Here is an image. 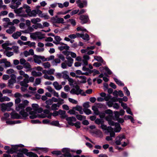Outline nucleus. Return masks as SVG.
<instances>
[{"label":"nucleus","mask_w":157,"mask_h":157,"mask_svg":"<svg viewBox=\"0 0 157 157\" xmlns=\"http://www.w3.org/2000/svg\"><path fill=\"white\" fill-rule=\"evenodd\" d=\"M30 7L27 5H25L22 7L14 10V12L21 17H28V13L30 12Z\"/></svg>","instance_id":"f257e3e1"},{"label":"nucleus","mask_w":157,"mask_h":157,"mask_svg":"<svg viewBox=\"0 0 157 157\" xmlns=\"http://www.w3.org/2000/svg\"><path fill=\"white\" fill-rule=\"evenodd\" d=\"M70 93L72 94H76L77 95L81 94L84 96L86 95L85 92L80 89L79 86L78 85L75 86L71 90Z\"/></svg>","instance_id":"f03ea898"},{"label":"nucleus","mask_w":157,"mask_h":157,"mask_svg":"<svg viewBox=\"0 0 157 157\" xmlns=\"http://www.w3.org/2000/svg\"><path fill=\"white\" fill-rule=\"evenodd\" d=\"M66 120L67 121L68 124L71 126L74 125L77 128H80V123L79 122H77L75 123H73V121L75 122L76 119L75 117H69L66 118Z\"/></svg>","instance_id":"7ed1b4c3"},{"label":"nucleus","mask_w":157,"mask_h":157,"mask_svg":"<svg viewBox=\"0 0 157 157\" xmlns=\"http://www.w3.org/2000/svg\"><path fill=\"white\" fill-rule=\"evenodd\" d=\"M43 113H41L38 115V117L42 118H44L46 117L49 119L51 118L52 113L50 112L48 109H45L43 111Z\"/></svg>","instance_id":"20e7f679"},{"label":"nucleus","mask_w":157,"mask_h":157,"mask_svg":"<svg viewBox=\"0 0 157 157\" xmlns=\"http://www.w3.org/2000/svg\"><path fill=\"white\" fill-rule=\"evenodd\" d=\"M29 102L27 100H25L23 102V103L19 104L16 107V109L19 111L20 110H24L25 107L28 103Z\"/></svg>","instance_id":"39448f33"},{"label":"nucleus","mask_w":157,"mask_h":157,"mask_svg":"<svg viewBox=\"0 0 157 157\" xmlns=\"http://www.w3.org/2000/svg\"><path fill=\"white\" fill-rule=\"evenodd\" d=\"M64 21L63 18L59 17L57 16L52 18V21L54 23L63 24L64 23Z\"/></svg>","instance_id":"423d86ee"},{"label":"nucleus","mask_w":157,"mask_h":157,"mask_svg":"<svg viewBox=\"0 0 157 157\" xmlns=\"http://www.w3.org/2000/svg\"><path fill=\"white\" fill-rule=\"evenodd\" d=\"M31 37L32 38L37 37L38 39H41L44 37V35L40 32H36L35 34L31 35Z\"/></svg>","instance_id":"0eeeda50"},{"label":"nucleus","mask_w":157,"mask_h":157,"mask_svg":"<svg viewBox=\"0 0 157 157\" xmlns=\"http://www.w3.org/2000/svg\"><path fill=\"white\" fill-rule=\"evenodd\" d=\"M79 19L81 20V22L82 24L86 23L89 21L88 16L87 15H81Z\"/></svg>","instance_id":"6e6552de"},{"label":"nucleus","mask_w":157,"mask_h":157,"mask_svg":"<svg viewBox=\"0 0 157 157\" xmlns=\"http://www.w3.org/2000/svg\"><path fill=\"white\" fill-rule=\"evenodd\" d=\"M44 56H38L36 55H34L33 56V60L34 62L37 63L39 64L41 63V61L40 59L44 60Z\"/></svg>","instance_id":"1a4fd4ad"},{"label":"nucleus","mask_w":157,"mask_h":157,"mask_svg":"<svg viewBox=\"0 0 157 157\" xmlns=\"http://www.w3.org/2000/svg\"><path fill=\"white\" fill-rule=\"evenodd\" d=\"M58 58L54 59V61L56 63H59L60 62V60L62 61H64L65 59L64 56L61 54H60L57 55Z\"/></svg>","instance_id":"9d476101"},{"label":"nucleus","mask_w":157,"mask_h":157,"mask_svg":"<svg viewBox=\"0 0 157 157\" xmlns=\"http://www.w3.org/2000/svg\"><path fill=\"white\" fill-rule=\"evenodd\" d=\"M124 135L119 136L116 137V138L115 143L117 145H120L121 144V141L123 139H125Z\"/></svg>","instance_id":"9b49d317"},{"label":"nucleus","mask_w":157,"mask_h":157,"mask_svg":"<svg viewBox=\"0 0 157 157\" xmlns=\"http://www.w3.org/2000/svg\"><path fill=\"white\" fill-rule=\"evenodd\" d=\"M66 59L67 60H65V62L67 63V66L68 67H71L73 63L74 60L70 56H67Z\"/></svg>","instance_id":"f8f14e48"},{"label":"nucleus","mask_w":157,"mask_h":157,"mask_svg":"<svg viewBox=\"0 0 157 157\" xmlns=\"http://www.w3.org/2000/svg\"><path fill=\"white\" fill-rule=\"evenodd\" d=\"M11 78L8 81V86H10L11 85L13 84L16 82V76L13 75H11Z\"/></svg>","instance_id":"ddd939ff"},{"label":"nucleus","mask_w":157,"mask_h":157,"mask_svg":"<svg viewBox=\"0 0 157 157\" xmlns=\"http://www.w3.org/2000/svg\"><path fill=\"white\" fill-rule=\"evenodd\" d=\"M83 59L82 61L83 63V65L85 66H87L88 64V61L90 59V57L87 55H85L83 56Z\"/></svg>","instance_id":"4468645a"},{"label":"nucleus","mask_w":157,"mask_h":157,"mask_svg":"<svg viewBox=\"0 0 157 157\" xmlns=\"http://www.w3.org/2000/svg\"><path fill=\"white\" fill-rule=\"evenodd\" d=\"M28 78H25L23 80V81L20 82L19 83L20 85L22 86L28 87V85L27 83H29Z\"/></svg>","instance_id":"2eb2a0df"},{"label":"nucleus","mask_w":157,"mask_h":157,"mask_svg":"<svg viewBox=\"0 0 157 157\" xmlns=\"http://www.w3.org/2000/svg\"><path fill=\"white\" fill-rule=\"evenodd\" d=\"M16 29V28L14 26H10L9 27L8 29L6 30V32L9 34H11L14 32Z\"/></svg>","instance_id":"dca6fc26"},{"label":"nucleus","mask_w":157,"mask_h":157,"mask_svg":"<svg viewBox=\"0 0 157 157\" xmlns=\"http://www.w3.org/2000/svg\"><path fill=\"white\" fill-rule=\"evenodd\" d=\"M10 115L11 116V117L13 119H18L21 118V116L17 113L16 112H12L10 113Z\"/></svg>","instance_id":"f3484780"},{"label":"nucleus","mask_w":157,"mask_h":157,"mask_svg":"<svg viewBox=\"0 0 157 157\" xmlns=\"http://www.w3.org/2000/svg\"><path fill=\"white\" fill-rule=\"evenodd\" d=\"M62 151L64 153L63 155L65 157H71V154L67 148L63 149L62 150Z\"/></svg>","instance_id":"a211bd4d"},{"label":"nucleus","mask_w":157,"mask_h":157,"mask_svg":"<svg viewBox=\"0 0 157 157\" xmlns=\"http://www.w3.org/2000/svg\"><path fill=\"white\" fill-rule=\"evenodd\" d=\"M22 31H17L14 33L12 35V36L14 39H17L21 35Z\"/></svg>","instance_id":"6ab92c4d"},{"label":"nucleus","mask_w":157,"mask_h":157,"mask_svg":"<svg viewBox=\"0 0 157 157\" xmlns=\"http://www.w3.org/2000/svg\"><path fill=\"white\" fill-rule=\"evenodd\" d=\"M78 35H79V37L82 38V39L84 40H86L87 41L89 40V36L87 33H86L85 35L83 34L79 33Z\"/></svg>","instance_id":"aec40b11"},{"label":"nucleus","mask_w":157,"mask_h":157,"mask_svg":"<svg viewBox=\"0 0 157 157\" xmlns=\"http://www.w3.org/2000/svg\"><path fill=\"white\" fill-rule=\"evenodd\" d=\"M24 67L26 69V71H30L32 70L31 66L30 64L28 62H26L23 65Z\"/></svg>","instance_id":"412c9836"},{"label":"nucleus","mask_w":157,"mask_h":157,"mask_svg":"<svg viewBox=\"0 0 157 157\" xmlns=\"http://www.w3.org/2000/svg\"><path fill=\"white\" fill-rule=\"evenodd\" d=\"M30 12L28 13V16L29 17H35L36 15V10H33L31 11L30 8Z\"/></svg>","instance_id":"4be33fe9"},{"label":"nucleus","mask_w":157,"mask_h":157,"mask_svg":"<svg viewBox=\"0 0 157 157\" xmlns=\"http://www.w3.org/2000/svg\"><path fill=\"white\" fill-rule=\"evenodd\" d=\"M115 128L114 130L116 132H119L121 129L120 125L117 123H116L115 124Z\"/></svg>","instance_id":"5701e85b"},{"label":"nucleus","mask_w":157,"mask_h":157,"mask_svg":"<svg viewBox=\"0 0 157 157\" xmlns=\"http://www.w3.org/2000/svg\"><path fill=\"white\" fill-rule=\"evenodd\" d=\"M64 76L66 78H67L69 82V85H72L74 82V80L72 78H69V77L68 76L67 74H64V75L63 76V77Z\"/></svg>","instance_id":"b1692460"},{"label":"nucleus","mask_w":157,"mask_h":157,"mask_svg":"<svg viewBox=\"0 0 157 157\" xmlns=\"http://www.w3.org/2000/svg\"><path fill=\"white\" fill-rule=\"evenodd\" d=\"M54 39L56 40V41H53V43L56 44H59V42L62 39L60 37L58 36H55Z\"/></svg>","instance_id":"393cba45"},{"label":"nucleus","mask_w":157,"mask_h":157,"mask_svg":"<svg viewBox=\"0 0 157 157\" xmlns=\"http://www.w3.org/2000/svg\"><path fill=\"white\" fill-rule=\"evenodd\" d=\"M34 29H43V26L40 23H37L32 25Z\"/></svg>","instance_id":"a878e982"},{"label":"nucleus","mask_w":157,"mask_h":157,"mask_svg":"<svg viewBox=\"0 0 157 157\" xmlns=\"http://www.w3.org/2000/svg\"><path fill=\"white\" fill-rule=\"evenodd\" d=\"M34 29L32 27H32L29 26L28 27L27 30L22 31V32L23 33H26L33 32L34 31Z\"/></svg>","instance_id":"bb28decb"},{"label":"nucleus","mask_w":157,"mask_h":157,"mask_svg":"<svg viewBox=\"0 0 157 157\" xmlns=\"http://www.w3.org/2000/svg\"><path fill=\"white\" fill-rule=\"evenodd\" d=\"M53 85L57 90H59L62 88V86L59 85L56 82H54L53 83Z\"/></svg>","instance_id":"cd10ccee"},{"label":"nucleus","mask_w":157,"mask_h":157,"mask_svg":"<svg viewBox=\"0 0 157 157\" xmlns=\"http://www.w3.org/2000/svg\"><path fill=\"white\" fill-rule=\"evenodd\" d=\"M108 132L110 133V136L111 137H113L115 136V133L113 131V128L111 127H109V128Z\"/></svg>","instance_id":"c85d7f7f"},{"label":"nucleus","mask_w":157,"mask_h":157,"mask_svg":"<svg viewBox=\"0 0 157 157\" xmlns=\"http://www.w3.org/2000/svg\"><path fill=\"white\" fill-rule=\"evenodd\" d=\"M24 44L28 45L30 47H35L36 43L34 42H31L30 41H28L24 43Z\"/></svg>","instance_id":"c756f323"},{"label":"nucleus","mask_w":157,"mask_h":157,"mask_svg":"<svg viewBox=\"0 0 157 157\" xmlns=\"http://www.w3.org/2000/svg\"><path fill=\"white\" fill-rule=\"evenodd\" d=\"M61 113L62 114H64L65 113V112L64 111H62L61 110H59V112L55 111L54 112L52 115L53 116L56 117L58 115L59 113Z\"/></svg>","instance_id":"7c9ffc66"},{"label":"nucleus","mask_w":157,"mask_h":157,"mask_svg":"<svg viewBox=\"0 0 157 157\" xmlns=\"http://www.w3.org/2000/svg\"><path fill=\"white\" fill-rule=\"evenodd\" d=\"M92 109L94 111V113L96 115H98L99 114V111L97 107L95 106H93L92 107Z\"/></svg>","instance_id":"2f4dec72"},{"label":"nucleus","mask_w":157,"mask_h":157,"mask_svg":"<svg viewBox=\"0 0 157 157\" xmlns=\"http://www.w3.org/2000/svg\"><path fill=\"white\" fill-rule=\"evenodd\" d=\"M42 75L41 72H37L35 71H33L32 72V75L34 77L40 76Z\"/></svg>","instance_id":"473e14b6"},{"label":"nucleus","mask_w":157,"mask_h":157,"mask_svg":"<svg viewBox=\"0 0 157 157\" xmlns=\"http://www.w3.org/2000/svg\"><path fill=\"white\" fill-rule=\"evenodd\" d=\"M41 21V19L39 18H33L31 20V22L34 24H36L37 22H40Z\"/></svg>","instance_id":"72a5a7b5"},{"label":"nucleus","mask_w":157,"mask_h":157,"mask_svg":"<svg viewBox=\"0 0 157 157\" xmlns=\"http://www.w3.org/2000/svg\"><path fill=\"white\" fill-rule=\"evenodd\" d=\"M26 155L29 157H38L36 154L32 152L27 153L26 154Z\"/></svg>","instance_id":"f704fd0d"},{"label":"nucleus","mask_w":157,"mask_h":157,"mask_svg":"<svg viewBox=\"0 0 157 157\" xmlns=\"http://www.w3.org/2000/svg\"><path fill=\"white\" fill-rule=\"evenodd\" d=\"M14 147V148H11L8 150L6 151V152L8 153L13 154L15 152V150L17 148V146H15Z\"/></svg>","instance_id":"c9c22d12"},{"label":"nucleus","mask_w":157,"mask_h":157,"mask_svg":"<svg viewBox=\"0 0 157 157\" xmlns=\"http://www.w3.org/2000/svg\"><path fill=\"white\" fill-rule=\"evenodd\" d=\"M75 109L79 112V113L82 114L83 113V111H82V107L80 106H76V107L74 108Z\"/></svg>","instance_id":"e433bc0d"},{"label":"nucleus","mask_w":157,"mask_h":157,"mask_svg":"<svg viewBox=\"0 0 157 157\" xmlns=\"http://www.w3.org/2000/svg\"><path fill=\"white\" fill-rule=\"evenodd\" d=\"M1 61L2 62L5 63V65L6 67H9L10 66V62L6 61V59H2Z\"/></svg>","instance_id":"4c0bfd02"},{"label":"nucleus","mask_w":157,"mask_h":157,"mask_svg":"<svg viewBox=\"0 0 157 157\" xmlns=\"http://www.w3.org/2000/svg\"><path fill=\"white\" fill-rule=\"evenodd\" d=\"M20 113L24 117H26L28 116V114L25 112V110H21Z\"/></svg>","instance_id":"58836bf2"},{"label":"nucleus","mask_w":157,"mask_h":157,"mask_svg":"<svg viewBox=\"0 0 157 157\" xmlns=\"http://www.w3.org/2000/svg\"><path fill=\"white\" fill-rule=\"evenodd\" d=\"M78 77L81 79V80L80 81L81 83H85L86 82V78L85 76H78Z\"/></svg>","instance_id":"ea45409f"},{"label":"nucleus","mask_w":157,"mask_h":157,"mask_svg":"<svg viewBox=\"0 0 157 157\" xmlns=\"http://www.w3.org/2000/svg\"><path fill=\"white\" fill-rule=\"evenodd\" d=\"M59 106V105H58L56 104H54L51 106V109L53 110H57Z\"/></svg>","instance_id":"a19ab883"},{"label":"nucleus","mask_w":157,"mask_h":157,"mask_svg":"<svg viewBox=\"0 0 157 157\" xmlns=\"http://www.w3.org/2000/svg\"><path fill=\"white\" fill-rule=\"evenodd\" d=\"M19 73L20 75H23L25 78H29V75L27 74H25V72L22 70L19 71Z\"/></svg>","instance_id":"79ce46f5"},{"label":"nucleus","mask_w":157,"mask_h":157,"mask_svg":"<svg viewBox=\"0 0 157 157\" xmlns=\"http://www.w3.org/2000/svg\"><path fill=\"white\" fill-rule=\"evenodd\" d=\"M79 33H76V34H71L68 36V37L71 39H74L76 38L77 37H79V35L78 34Z\"/></svg>","instance_id":"37998d69"},{"label":"nucleus","mask_w":157,"mask_h":157,"mask_svg":"<svg viewBox=\"0 0 157 157\" xmlns=\"http://www.w3.org/2000/svg\"><path fill=\"white\" fill-rule=\"evenodd\" d=\"M10 100L9 98L6 96L0 98V101L1 102H3L5 101H10Z\"/></svg>","instance_id":"c03bdc74"},{"label":"nucleus","mask_w":157,"mask_h":157,"mask_svg":"<svg viewBox=\"0 0 157 157\" xmlns=\"http://www.w3.org/2000/svg\"><path fill=\"white\" fill-rule=\"evenodd\" d=\"M114 80L116 83L118 85L121 86H124V84L122 83V82L118 80V79H117L116 78H115L114 79Z\"/></svg>","instance_id":"a18cd8bd"},{"label":"nucleus","mask_w":157,"mask_h":157,"mask_svg":"<svg viewBox=\"0 0 157 157\" xmlns=\"http://www.w3.org/2000/svg\"><path fill=\"white\" fill-rule=\"evenodd\" d=\"M38 150H40L42 151L46 152L48 151V149L47 148H37L35 150V151H38Z\"/></svg>","instance_id":"49530a36"},{"label":"nucleus","mask_w":157,"mask_h":157,"mask_svg":"<svg viewBox=\"0 0 157 157\" xmlns=\"http://www.w3.org/2000/svg\"><path fill=\"white\" fill-rule=\"evenodd\" d=\"M101 128L103 130H106L107 131H108L109 128L110 127H107L106 125L103 124V123H101Z\"/></svg>","instance_id":"de8ad7c7"},{"label":"nucleus","mask_w":157,"mask_h":157,"mask_svg":"<svg viewBox=\"0 0 157 157\" xmlns=\"http://www.w3.org/2000/svg\"><path fill=\"white\" fill-rule=\"evenodd\" d=\"M43 65L45 68H49L51 66V64L50 63L46 62L43 64Z\"/></svg>","instance_id":"09e8293b"},{"label":"nucleus","mask_w":157,"mask_h":157,"mask_svg":"<svg viewBox=\"0 0 157 157\" xmlns=\"http://www.w3.org/2000/svg\"><path fill=\"white\" fill-rule=\"evenodd\" d=\"M76 117L78 120L80 121H82L83 119V118H85V117L79 114L77 115H76Z\"/></svg>","instance_id":"8fccbe9b"},{"label":"nucleus","mask_w":157,"mask_h":157,"mask_svg":"<svg viewBox=\"0 0 157 157\" xmlns=\"http://www.w3.org/2000/svg\"><path fill=\"white\" fill-rule=\"evenodd\" d=\"M19 151L22 153L23 154L24 153L26 155L27 153H28V149L26 148H22L19 149Z\"/></svg>","instance_id":"3c124183"},{"label":"nucleus","mask_w":157,"mask_h":157,"mask_svg":"<svg viewBox=\"0 0 157 157\" xmlns=\"http://www.w3.org/2000/svg\"><path fill=\"white\" fill-rule=\"evenodd\" d=\"M12 92V91L11 90H10L8 89H6L3 90L2 91L3 94H11Z\"/></svg>","instance_id":"603ef678"},{"label":"nucleus","mask_w":157,"mask_h":157,"mask_svg":"<svg viewBox=\"0 0 157 157\" xmlns=\"http://www.w3.org/2000/svg\"><path fill=\"white\" fill-rule=\"evenodd\" d=\"M84 6H86V2H84L83 3L80 2L78 5V6L80 8H82Z\"/></svg>","instance_id":"864d4df0"},{"label":"nucleus","mask_w":157,"mask_h":157,"mask_svg":"<svg viewBox=\"0 0 157 157\" xmlns=\"http://www.w3.org/2000/svg\"><path fill=\"white\" fill-rule=\"evenodd\" d=\"M83 111L87 115H89L91 113V111L88 109H84Z\"/></svg>","instance_id":"5fc2aeb1"},{"label":"nucleus","mask_w":157,"mask_h":157,"mask_svg":"<svg viewBox=\"0 0 157 157\" xmlns=\"http://www.w3.org/2000/svg\"><path fill=\"white\" fill-rule=\"evenodd\" d=\"M32 106L33 109L35 111H36L39 107L37 104H33Z\"/></svg>","instance_id":"6e6d98bb"},{"label":"nucleus","mask_w":157,"mask_h":157,"mask_svg":"<svg viewBox=\"0 0 157 157\" xmlns=\"http://www.w3.org/2000/svg\"><path fill=\"white\" fill-rule=\"evenodd\" d=\"M34 113V112L33 111L30 112V114L31 115L29 117L30 119H33L37 117V116L36 115L33 114Z\"/></svg>","instance_id":"4d7b16f0"},{"label":"nucleus","mask_w":157,"mask_h":157,"mask_svg":"<svg viewBox=\"0 0 157 157\" xmlns=\"http://www.w3.org/2000/svg\"><path fill=\"white\" fill-rule=\"evenodd\" d=\"M41 82L40 79L39 78H36L35 80V83L34 84V86L39 84Z\"/></svg>","instance_id":"13d9d810"},{"label":"nucleus","mask_w":157,"mask_h":157,"mask_svg":"<svg viewBox=\"0 0 157 157\" xmlns=\"http://www.w3.org/2000/svg\"><path fill=\"white\" fill-rule=\"evenodd\" d=\"M124 91L125 92L126 95L127 96H129L130 95V93L129 90H128L127 87L125 86L124 87Z\"/></svg>","instance_id":"bf43d9fd"},{"label":"nucleus","mask_w":157,"mask_h":157,"mask_svg":"<svg viewBox=\"0 0 157 157\" xmlns=\"http://www.w3.org/2000/svg\"><path fill=\"white\" fill-rule=\"evenodd\" d=\"M5 53L6 55L8 57H10L13 55V52H12L7 51Z\"/></svg>","instance_id":"052dcab7"},{"label":"nucleus","mask_w":157,"mask_h":157,"mask_svg":"<svg viewBox=\"0 0 157 157\" xmlns=\"http://www.w3.org/2000/svg\"><path fill=\"white\" fill-rule=\"evenodd\" d=\"M57 102L58 104L59 105H60L64 103V100L60 98H58V101Z\"/></svg>","instance_id":"680f3d73"},{"label":"nucleus","mask_w":157,"mask_h":157,"mask_svg":"<svg viewBox=\"0 0 157 157\" xmlns=\"http://www.w3.org/2000/svg\"><path fill=\"white\" fill-rule=\"evenodd\" d=\"M14 72V70L12 69H8L6 71V73L8 74H10L13 73Z\"/></svg>","instance_id":"e2e57ef3"},{"label":"nucleus","mask_w":157,"mask_h":157,"mask_svg":"<svg viewBox=\"0 0 157 157\" xmlns=\"http://www.w3.org/2000/svg\"><path fill=\"white\" fill-rule=\"evenodd\" d=\"M104 112L105 113L109 114V115H112L113 113L112 111L110 109L105 110Z\"/></svg>","instance_id":"0e129e2a"},{"label":"nucleus","mask_w":157,"mask_h":157,"mask_svg":"<svg viewBox=\"0 0 157 157\" xmlns=\"http://www.w3.org/2000/svg\"><path fill=\"white\" fill-rule=\"evenodd\" d=\"M55 70L53 69H51L47 71V74L50 75H53L54 74Z\"/></svg>","instance_id":"69168bd1"},{"label":"nucleus","mask_w":157,"mask_h":157,"mask_svg":"<svg viewBox=\"0 0 157 157\" xmlns=\"http://www.w3.org/2000/svg\"><path fill=\"white\" fill-rule=\"evenodd\" d=\"M61 96L62 98L65 99L67 98V95L66 93L62 92L61 94Z\"/></svg>","instance_id":"338daca9"},{"label":"nucleus","mask_w":157,"mask_h":157,"mask_svg":"<svg viewBox=\"0 0 157 157\" xmlns=\"http://www.w3.org/2000/svg\"><path fill=\"white\" fill-rule=\"evenodd\" d=\"M12 49L13 50V51L15 53H17L18 52V47L17 46H13Z\"/></svg>","instance_id":"774afa93"}]
</instances>
